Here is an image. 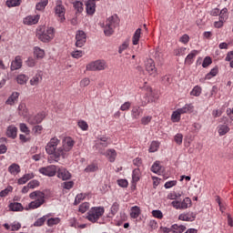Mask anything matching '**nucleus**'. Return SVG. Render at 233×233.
I'll list each match as a JSON object with an SVG mask.
<instances>
[{
    "label": "nucleus",
    "instance_id": "680f3d73",
    "mask_svg": "<svg viewBox=\"0 0 233 233\" xmlns=\"http://www.w3.org/2000/svg\"><path fill=\"white\" fill-rule=\"evenodd\" d=\"M210 65H212V58H210V56H206L202 63L203 68H207L208 66H210Z\"/></svg>",
    "mask_w": 233,
    "mask_h": 233
},
{
    "label": "nucleus",
    "instance_id": "4d7b16f0",
    "mask_svg": "<svg viewBox=\"0 0 233 233\" xmlns=\"http://www.w3.org/2000/svg\"><path fill=\"white\" fill-rule=\"evenodd\" d=\"M227 12H228V10L227 8H224L220 11V13H219V20L220 21H224V22L227 21V19L228 17V15H227Z\"/></svg>",
    "mask_w": 233,
    "mask_h": 233
},
{
    "label": "nucleus",
    "instance_id": "f257e3e1",
    "mask_svg": "<svg viewBox=\"0 0 233 233\" xmlns=\"http://www.w3.org/2000/svg\"><path fill=\"white\" fill-rule=\"evenodd\" d=\"M75 145L76 140H74V138H72L71 137H65L62 139V147H58V156L60 155V157H62V159H66V157L70 156V152L74 148Z\"/></svg>",
    "mask_w": 233,
    "mask_h": 233
},
{
    "label": "nucleus",
    "instance_id": "2eb2a0df",
    "mask_svg": "<svg viewBox=\"0 0 233 233\" xmlns=\"http://www.w3.org/2000/svg\"><path fill=\"white\" fill-rule=\"evenodd\" d=\"M99 152L103 156H106L110 163H114V161H116V158L117 157V152H116V149H107L106 153L103 152V149H99Z\"/></svg>",
    "mask_w": 233,
    "mask_h": 233
},
{
    "label": "nucleus",
    "instance_id": "ddd939ff",
    "mask_svg": "<svg viewBox=\"0 0 233 233\" xmlns=\"http://www.w3.org/2000/svg\"><path fill=\"white\" fill-rule=\"evenodd\" d=\"M56 174L58 179H62V181H68L72 177V174H70V171H67L65 167H60L56 169Z\"/></svg>",
    "mask_w": 233,
    "mask_h": 233
},
{
    "label": "nucleus",
    "instance_id": "6e6552de",
    "mask_svg": "<svg viewBox=\"0 0 233 233\" xmlns=\"http://www.w3.org/2000/svg\"><path fill=\"white\" fill-rule=\"evenodd\" d=\"M54 10H55V15H56V17H58V21H60V23H65L66 19L65 18V14H66V8H65V5H63V1L56 0Z\"/></svg>",
    "mask_w": 233,
    "mask_h": 233
},
{
    "label": "nucleus",
    "instance_id": "79ce46f5",
    "mask_svg": "<svg viewBox=\"0 0 233 233\" xmlns=\"http://www.w3.org/2000/svg\"><path fill=\"white\" fill-rule=\"evenodd\" d=\"M89 208H90V203L84 202L79 206L78 212H80L81 214H85V212H87Z\"/></svg>",
    "mask_w": 233,
    "mask_h": 233
},
{
    "label": "nucleus",
    "instance_id": "58836bf2",
    "mask_svg": "<svg viewBox=\"0 0 233 233\" xmlns=\"http://www.w3.org/2000/svg\"><path fill=\"white\" fill-rule=\"evenodd\" d=\"M151 170L154 172V174L159 175V174H161V172H163V167H161V165H159V162L157 161L151 167Z\"/></svg>",
    "mask_w": 233,
    "mask_h": 233
},
{
    "label": "nucleus",
    "instance_id": "412c9836",
    "mask_svg": "<svg viewBox=\"0 0 233 233\" xmlns=\"http://www.w3.org/2000/svg\"><path fill=\"white\" fill-rule=\"evenodd\" d=\"M41 81H43V73L39 71L30 79V85L31 86H37Z\"/></svg>",
    "mask_w": 233,
    "mask_h": 233
},
{
    "label": "nucleus",
    "instance_id": "b1692460",
    "mask_svg": "<svg viewBox=\"0 0 233 233\" xmlns=\"http://www.w3.org/2000/svg\"><path fill=\"white\" fill-rule=\"evenodd\" d=\"M217 130L219 136H226L230 132V127L227 124H220L218 126Z\"/></svg>",
    "mask_w": 233,
    "mask_h": 233
},
{
    "label": "nucleus",
    "instance_id": "ea45409f",
    "mask_svg": "<svg viewBox=\"0 0 233 233\" xmlns=\"http://www.w3.org/2000/svg\"><path fill=\"white\" fill-rule=\"evenodd\" d=\"M75 10H76V14H81V12H83V2L81 1H75V2H71Z\"/></svg>",
    "mask_w": 233,
    "mask_h": 233
},
{
    "label": "nucleus",
    "instance_id": "c756f323",
    "mask_svg": "<svg viewBox=\"0 0 233 233\" xmlns=\"http://www.w3.org/2000/svg\"><path fill=\"white\" fill-rule=\"evenodd\" d=\"M187 230V227L184 225L174 224L171 226V232L173 233H183Z\"/></svg>",
    "mask_w": 233,
    "mask_h": 233
},
{
    "label": "nucleus",
    "instance_id": "473e14b6",
    "mask_svg": "<svg viewBox=\"0 0 233 233\" xmlns=\"http://www.w3.org/2000/svg\"><path fill=\"white\" fill-rule=\"evenodd\" d=\"M9 208L13 212H21L23 210V205L19 202H14L9 205Z\"/></svg>",
    "mask_w": 233,
    "mask_h": 233
},
{
    "label": "nucleus",
    "instance_id": "3c124183",
    "mask_svg": "<svg viewBox=\"0 0 233 233\" xmlns=\"http://www.w3.org/2000/svg\"><path fill=\"white\" fill-rule=\"evenodd\" d=\"M86 198V195L83 193L76 195L74 205H79V203H81V201H84Z\"/></svg>",
    "mask_w": 233,
    "mask_h": 233
},
{
    "label": "nucleus",
    "instance_id": "603ef678",
    "mask_svg": "<svg viewBox=\"0 0 233 233\" xmlns=\"http://www.w3.org/2000/svg\"><path fill=\"white\" fill-rule=\"evenodd\" d=\"M110 212L112 216H116L117 212H119V203L117 202L113 203L110 208Z\"/></svg>",
    "mask_w": 233,
    "mask_h": 233
},
{
    "label": "nucleus",
    "instance_id": "bb28decb",
    "mask_svg": "<svg viewBox=\"0 0 233 233\" xmlns=\"http://www.w3.org/2000/svg\"><path fill=\"white\" fill-rule=\"evenodd\" d=\"M6 136L7 137H12L15 139V137H17V128L15 126H9L6 130Z\"/></svg>",
    "mask_w": 233,
    "mask_h": 233
},
{
    "label": "nucleus",
    "instance_id": "4c0bfd02",
    "mask_svg": "<svg viewBox=\"0 0 233 233\" xmlns=\"http://www.w3.org/2000/svg\"><path fill=\"white\" fill-rule=\"evenodd\" d=\"M219 72V70L218 69V67H214L210 70L209 73H208L205 76V81L207 80H210L212 77H216V76H218V73Z\"/></svg>",
    "mask_w": 233,
    "mask_h": 233
},
{
    "label": "nucleus",
    "instance_id": "f8f14e48",
    "mask_svg": "<svg viewBox=\"0 0 233 233\" xmlns=\"http://www.w3.org/2000/svg\"><path fill=\"white\" fill-rule=\"evenodd\" d=\"M76 46L81 48L85 46V43H86V33L83 30H78L76 35Z\"/></svg>",
    "mask_w": 233,
    "mask_h": 233
},
{
    "label": "nucleus",
    "instance_id": "1a4fd4ad",
    "mask_svg": "<svg viewBox=\"0 0 233 233\" xmlns=\"http://www.w3.org/2000/svg\"><path fill=\"white\" fill-rule=\"evenodd\" d=\"M171 205L176 210H187L192 207V199L190 198H185L183 201L174 200L171 202Z\"/></svg>",
    "mask_w": 233,
    "mask_h": 233
},
{
    "label": "nucleus",
    "instance_id": "4468645a",
    "mask_svg": "<svg viewBox=\"0 0 233 233\" xmlns=\"http://www.w3.org/2000/svg\"><path fill=\"white\" fill-rule=\"evenodd\" d=\"M46 117V114L45 112L38 113L35 116H30L28 118L29 125H39V123H43V119Z\"/></svg>",
    "mask_w": 233,
    "mask_h": 233
},
{
    "label": "nucleus",
    "instance_id": "5fc2aeb1",
    "mask_svg": "<svg viewBox=\"0 0 233 233\" xmlns=\"http://www.w3.org/2000/svg\"><path fill=\"white\" fill-rule=\"evenodd\" d=\"M60 221H61V219L59 218H49L47 220V226L54 227V225H59Z\"/></svg>",
    "mask_w": 233,
    "mask_h": 233
},
{
    "label": "nucleus",
    "instance_id": "cd10ccee",
    "mask_svg": "<svg viewBox=\"0 0 233 233\" xmlns=\"http://www.w3.org/2000/svg\"><path fill=\"white\" fill-rule=\"evenodd\" d=\"M30 179H34V173H27L18 179V185H25Z\"/></svg>",
    "mask_w": 233,
    "mask_h": 233
},
{
    "label": "nucleus",
    "instance_id": "bf43d9fd",
    "mask_svg": "<svg viewBox=\"0 0 233 233\" xmlns=\"http://www.w3.org/2000/svg\"><path fill=\"white\" fill-rule=\"evenodd\" d=\"M185 52H187L186 47H178V48L174 50V55L177 56H185Z\"/></svg>",
    "mask_w": 233,
    "mask_h": 233
},
{
    "label": "nucleus",
    "instance_id": "6ab92c4d",
    "mask_svg": "<svg viewBox=\"0 0 233 233\" xmlns=\"http://www.w3.org/2000/svg\"><path fill=\"white\" fill-rule=\"evenodd\" d=\"M21 66H23V58L21 57V56H17L11 63V70H19Z\"/></svg>",
    "mask_w": 233,
    "mask_h": 233
},
{
    "label": "nucleus",
    "instance_id": "9d476101",
    "mask_svg": "<svg viewBox=\"0 0 233 233\" xmlns=\"http://www.w3.org/2000/svg\"><path fill=\"white\" fill-rule=\"evenodd\" d=\"M39 173L43 176H47V177H54V176L57 174V167L50 165L45 167H40Z\"/></svg>",
    "mask_w": 233,
    "mask_h": 233
},
{
    "label": "nucleus",
    "instance_id": "39448f33",
    "mask_svg": "<svg viewBox=\"0 0 233 233\" xmlns=\"http://www.w3.org/2000/svg\"><path fill=\"white\" fill-rule=\"evenodd\" d=\"M105 214L104 207H93L91 208L86 215V219L90 221V223H97Z\"/></svg>",
    "mask_w": 233,
    "mask_h": 233
},
{
    "label": "nucleus",
    "instance_id": "864d4df0",
    "mask_svg": "<svg viewBox=\"0 0 233 233\" xmlns=\"http://www.w3.org/2000/svg\"><path fill=\"white\" fill-rule=\"evenodd\" d=\"M12 190H14V187L12 186L7 187L5 189L0 192V198H6V196H8L10 192H12Z\"/></svg>",
    "mask_w": 233,
    "mask_h": 233
},
{
    "label": "nucleus",
    "instance_id": "aec40b11",
    "mask_svg": "<svg viewBox=\"0 0 233 233\" xmlns=\"http://www.w3.org/2000/svg\"><path fill=\"white\" fill-rule=\"evenodd\" d=\"M86 10L88 15H94V14H96V2L87 0L86 3Z\"/></svg>",
    "mask_w": 233,
    "mask_h": 233
},
{
    "label": "nucleus",
    "instance_id": "f3484780",
    "mask_svg": "<svg viewBox=\"0 0 233 233\" xmlns=\"http://www.w3.org/2000/svg\"><path fill=\"white\" fill-rule=\"evenodd\" d=\"M19 92H13L5 101V105L9 106H14L19 101Z\"/></svg>",
    "mask_w": 233,
    "mask_h": 233
},
{
    "label": "nucleus",
    "instance_id": "72a5a7b5",
    "mask_svg": "<svg viewBox=\"0 0 233 233\" xmlns=\"http://www.w3.org/2000/svg\"><path fill=\"white\" fill-rule=\"evenodd\" d=\"M139 214H141V209L137 206H134L131 208L130 217L133 219H137L139 218Z\"/></svg>",
    "mask_w": 233,
    "mask_h": 233
},
{
    "label": "nucleus",
    "instance_id": "8fccbe9b",
    "mask_svg": "<svg viewBox=\"0 0 233 233\" xmlns=\"http://www.w3.org/2000/svg\"><path fill=\"white\" fill-rule=\"evenodd\" d=\"M20 131L23 132V134H25V136H30V129L28 128V126L25 123H21L19 125Z\"/></svg>",
    "mask_w": 233,
    "mask_h": 233
},
{
    "label": "nucleus",
    "instance_id": "338daca9",
    "mask_svg": "<svg viewBox=\"0 0 233 233\" xmlns=\"http://www.w3.org/2000/svg\"><path fill=\"white\" fill-rule=\"evenodd\" d=\"M175 142L177 143V145H182L183 144V134L181 133H177L175 137Z\"/></svg>",
    "mask_w": 233,
    "mask_h": 233
},
{
    "label": "nucleus",
    "instance_id": "0eeeda50",
    "mask_svg": "<svg viewBox=\"0 0 233 233\" xmlns=\"http://www.w3.org/2000/svg\"><path fill=\"white\" fill-rule=\"evenodd\" d=\"M108 66L105 60H96L86 65V70L88 72H101V70H106Z\"/></svg>",
    "mask_w": 233,
    "mask_h": 233
},
{
    "label": "nucleus",
    "instance_id": "c9c22d12",
    "mask_svg": "<svg viewBox=\"0 0 233 233\" xmlns=\"http://www.w3.org/2000/svg\"><path fill=\"white\" fill-rule=\"evenodd\" d=\"M34 56L36 59H43V57H45V50L41 49V47L35 46L34 48Z\"/></svg>",
    "mask_w": 233,
    "mask_h": 233
},
{
    "label": "nucleus",
    "instance_id": "69168bd1",
    "mask_svg": "<svg viewBox=\"0 0 233 233\" xmlns=\"http://www.w3.org/2000/svg\"><path fill=\"white\" fill-rule=\"evenodd\" d=\"M77 125L79 128H81V130H88V124L86 123V121L79 120Z\"/></svg>",
    "mask_w": 233,
    "mask_h": 233
},
{
    "label": "nucleus",
    "instance_id": "de8ad7c7",
    "mask_svg": "<svg viewBox=\"0 0 233 233\" xmlns=\"http://www.w3.org/2000/svg\"><path fill=\"white\" fill-rule=\"evenodd\" d=\"M181 196H182V193H179V192L177 193L176 191H173L167 195V199L176 201V199H179Z\"/></svg>",
    "mask_w": 233,
    "mask_h": 233
},
{
    "label": "nucleus",
    "instance_id": "f704fd0d",
    "mask_svg": "<svg viewBox=\"0 0 233 233\" xmlns=\"http://www.w3.org/2000/svg\"><path fill=\"white\" fill-rule=\"evenodd\" d=\"M18 114H19V116H23L24 117H25V116H27L28 108H26V104H25V103L19 104Z\"/></svg>",
    "mask_w": 233,
    "mask_h": 233
},
{
    "label": "nucleus",
    "instance_id": "393cba45",
    "mask_svg": "<svg viewBox=\"0 0 233 233\" xmlns=\"http://www.w3.org/2000/svg\"><path fill=\"white\" fill-rule=\"evenodd\" d=\"M133 119H139L143 116V109L139 106H134L131 110Z\"/></svg>",
    "mask_w": 233,
    "mask_h": 233
},
{
    "label": "nucleus",
    "instance_id": "c85d7f7f",
    "mask_svg": "<svg viewBox=\"0 0 233 233\" xmlns=\"http://www.w3.org/2000/svg\"><path fill=\"white\" fill-rule=\"evenodd\" d=\"M139 39H141V28H137L133 35L132 43L134 46L139 45Z\"/></svg>",
    "mask_w": 233,
    "mask_h": 233
},
{
    "label": "nucleus",
    "instance_id": "f03ea898",
    "mask_svg": "<svg viewBox=\"0 0 233 233\" xmlns=\"http://www.w3.org/2000/svg\"><path fill=\"white\" fill-rule=\"evenodd\" d=\"M30 199H34V201L30 202L25 210H35V208H39L42 205H45V193L42 191H34L29 194Z\"/></svg>",
    "mask_w": 233,
    "mask_h": 233
},
{
    "label": "nucleus",
    "instance_id": "09e8293b",
    "mask_svg": "<svg viewBox=\"0 0 233 233\" xmlns=\"http://www.w3.org/2000/svg\"><path fill=\"white\" fill-rule=\"evenodd\" d=\"M98 168L97 164H90L85 168V172H97Z\"/></svg>",
    "mask_w": 233,
    "mask_h": 233
},
{
    "label": "nucleus",
    "instance_id": "052dcab7",
    "mask_svg": "<svg viewBox=\"0 0 233 233\" xmlns=\"http://www.w3.org/2000/svg\"><path fill=\"white\" fill-rule=\"evenodd\" d=\"M45 221H46V217H42L40 218H38L35 223H34V227H43V225H45Z\"/></svg>",
    "mask_w": 233,
    "mask_h": 233
},
{
    "label": "nucleus",
    "instance_id": "a878e982",
    "mask_svg": "<svg viewBox=\"0 0 233 233\" xmlns=\"http://www.w3.org/2000/svg\"><path fill=\"white\" fill-rule=\"evenodd\" d=\"M180 114H192L194 112V105L186 104L183 107L178 108Z\"/></svg>",
    "mask_w": 233,
    "mask_h": 233
},
{
    "label": "nucleus",
    "instance_id": "20e7f679",
    "mask_svg": "<svg viewBox=\"0 0 233 233\" xmlns=\"http://www.w3.org/2000/svg\"><path fill=\"white\" fill-rule=\"evenodd\" d=\"M60 143L61 140L55 137L51 138L46 146V154H48L49 156H53L55 161H59V158L61 157V155H58L57 153L59 151V147H57Z\"/></svg>",
    "mask_w": 233,
    "mask_h": 233
},
{
    "label": "nucleus",
    "instance_id": "a18cd8bd",
    "mask_svg": "<svg viewBox=\"0 0 233 233\" xmlns=\"http://www.w3.org/2000/svg\"><path fill=\"white\" fill-rule=\"evenodd\" d=\"M154 57L157 61H163V51L159 47L155 50Z\"/></svg>",
    "mask_w": 233,
    "mask_h": 233
},
{
    "label": "nucleus",
    "instance_id": "6e6d98bb",
    "mask_svg": "<svg viewBox=\"0 0 233 233\" xmlns=\"http://www.w3.org/2000/svg\"><path fill=\"white\" fill-rule=\"evenodd\" d=\"M191 96H195V97H199V96H201V86H196L191 91Z\"/></svg>",
    "mask_w": 233,
    "mask_h": 233
},
{
    "label": "nucleus",
    "instance_id": "5701e85b",
    "mask_svg": "<svg viewBox=\"0 0 233 233\" xmlns=\"http://www.w3.org/2000/svg\"><path fill=\"white\" fill-rule=\"evenodd\" d=\"M199 54V51L198 50H192L185 58V64L186 65H192L194 63V59H196V56Z\"/></svg>",
    "mask_w": 233,
    "mask_h": 233
},
{
    "label": "nucleus",
    "instance_id": "0e129e2a",
    "mask_svg": "<svg viewBox=\"0 0 233 233\" xmlns=\"http://www.w3.org/2000/svg\"><path fill=\"white\" fill-rule=\"evenodd\" d=\"M37 64V62L35 61V59L29 57L26 61H25V65L27 66H29L30 68H34V66H35V65Z\"/></svg>",
    "mask_w": 233,
    "mask_h": 233
},
{
    "label": "nucleus",
    "instance_id": "2f4dec72",
    "mask_svg": "<svg viewBox=\"0 0 233 233\" xmlns=\"http://www.w3.org/2000/svg\"><path fill=\"white\" fill-rule=\"evenodd\" d=\"M182 113L179 111V108L175 110L171 115V121L173 123H179L181 121Z\"/></svg>",
    "mask_w": 233,
    "mask_h": 233
},
{
    "label": "nucleus",
    "instance_id": "423d86ee",
    "mask_svg": "<svg viewBox=\"0 0 233 233\" xmlns=\"http://www.w3.org/2000/svg\"><path fill=\"white\" fill-rule=\"evenodd\" d=\"M119 26V17L117 15H113L109 16L104 26V33L106 35H112L114 34V30Z\"/></svg>",
    "mask_w": 233,
    "mask_h": 233
},
{
    "label": "nucleus",
    "instance_id": "e2e57ef3",
    "mask_svg": "<svg viewBox=\"0 0 233 233\" xmlns=\"http://www.w3.org/2000/svg\"><path fill=\"white\" fill-rule=\"evenodd\" d=\"M84 52L83 51H80V50H76V51H73L71 53V56L72 57H74L75 59H79V57H83L84 56Z\"/></svg>",
    "mask_w": 233,
    "mask_h": 233
},
{
    "label": "nucleus",
    "instance_id": "774afa93",
    "mask_svg": "<svg viewBox=\"0 0 233 233\" xmlns=\"http://www.w3.org/2000/svg\"><path fill=\"white\" fill-rule=\"evenodd\" d=\"M32 130L35 136H39L43 132V126H35Z\"/></svg>",
    "mask_w": 233,
    "mask_h": 233
},
{
    "label": "nucleus",
    "instance_id": "13d9d810",
    "mask_svg": "<svg viewBox=\"0 0 233 233\" xmlns=\"http://www.w3.org/2000/svg\"><path fill=\"white\" fill-rule=\"evenodd\" d=\"M128 46H129V40H126L125 42H123V44L118 48V53L123 54V52H125V50L128 48Z\"/></svg>",
    "mask_w": 233,
    "mask_h": 233
},
{
    "label": "nucleus",
    "instance_id": "9b49d317",
    "mask_svg": "<svg viewBox=\"0 0 233 233\" xmlns=\"http://www.w3.org/2000/svg\"><path fill=\"white\" fill-rule=\"evenodd\" d=\"M145 66L149 76H153L154 77L157 76V68H156V63L154 62V60H152V58H148L146 60Z\"/></svg>",
    "mask_w": 233,
    "mask_h": 233
},
{
    "label": "nucleus",
    "instance_id": "4be33fe9",
    "mask_svg": "<svg viewBox=\"0 0 233 233\" xmlns=\"http://www.w3.org/2000/svg\"><path fill=\"white\" fill-rule=\"evenodd\" d=\"M180 221H194L196 219V214L194 212L182 213L178 216Z\"/></svg>",
    "mask_w": 233,
    "mask_h": 233
},
{
    "label": "nucleus",
    "instance_id": "a211bd4d",
    "mask_svg": "<svg viewBox=\"0 0 233 233\" xmlns=\"http://www.w3.org/2000/svg\"><path fill=\"white\" fill-rule=\"evenodd\" d=\"M145 93L144 100L142 102L143 105H148L149 102L152 101V88L149 86L143 87Z\"/></svg>",
    "mask_w": 233,
    "mask_h": 233
},
{
    "label": "nucleus",
    "instance_id": "dca6fc26",
    "mask_svg": "<svg viewBox=\"0 0 233 233\" xmlns=\"http://www.w3.org/2000/svg\"><path fill=\"white\" fill-rule=\"evenodd\" d=\"M40 16L39 15H28L24 18V25L32 26V25H37L39 23Z\"/></svg>",
    "mask_w": 233,
    "mask_h": 233
},
{
    "label": "nucleus",
    "instance_id": "7ed1b4c3",
    "mask_svg": "<svg viewBox=\"0 0 233 233\" xmlns=\"http://www.w3.org/2000/svg\"><path fill=\"white\" fill-rule=\"evenodd\" d=\"M36 36L42 43H50L56 37V29L50 26H42L36 30Z\"/></svg>",
    "mask_w": 233,
    "mask_h": 233
},
{
    "label": "nucleus",
    "instance_id": "49530a36",
    "mask_svg": "<svg viewBox=\"0 0 233 233\" xmlns=\"http://www.w3.org/2000/svg\"><path fill=\"white\" fill-rule=\"evenodd\" d=\"M148 150L151 153L157 152L159 150V142L152 141Z\"/></svg>",
    "mask_w": 233,
    "mask_h": 233
},
{
    "label": "nucleus",
    "instance_id": "a19ab883",
    "mask_svg": "<svg viewBox=\"0 0 233 233\" xmlns=\"http://www.w3.org/2000/svg\"><path fill=\"white\" fill-rule=\"evenodd\" d=\"M48 5V0H40L36 5L35 9L39 12L43 11L45 8H46V5Z\"/></svg>",
    "mask_w": 233,
    "mask_h": 233
},
{
    "label": "nucleus",
    "instance_id": "37998d69",
    "mask_svg": "<svg viewBox=\"0 0 233 233\" xmlns=\"http://www.w3.org/2000/svg\"><path fill=\"white\" fill-rule=\"evenodd\" d=\"M16 81L18 85H26V82L28 81V76L23 74L18 75L16 77Z\"/></svg>",
    "mask_w": 233,
    "mask_h": 233
},
{
    "label": "nucleus",
    "instance_id": "c03bdc74",
    "mask_svg": "<svg viewBox=\"0 0 233 233\" xmlns=\"http://www.w3.org/2000/svg\"><path fill=\"white\" fill-rule=\"evenodd\" d=\"M22 3V0H7L6 5L8 8H13L14 6H19Z\"/></svg>",
    "mask_w": 233,
    "mask_h": 233
},
{
    "label": "nucleus",
    "instance_id": "e433bc0d",
    "mask_svg": "<svg viewBox=\"0 0 233 233\" xmlns=\"http://www.w3.org/2000/svg\"><path fill=\"white\" fill-rule=\"evenodd\" d=\"M140 178H141V170H139V168L134 169L132 173V182L137 183V181H139Z\"/></svg>",
    "mask_w": 233,
    "mask_h": 233
},
{
    "label": "nucleus",
    "instance_id": "7c9ffc66",
    "mask_svg": "<svg viewBox=\"0 0 233 233\" xmlns=\"http://www.w3.org/2000/svg\"><path fill=\"white\" fill-rule=\"evenodd\" d=\"M8 172H10V174H12V176H17V174H19V172H21V167L17 164H12L8 167Z\"/></svg>",
    "mask_w": 233,
    "mask_h": 233
}]
</instances>
